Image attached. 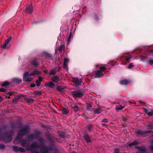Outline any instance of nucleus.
Returning a JSON list of instances; mask_svg holds the SVG:
<instances>
[{"instance_id": "obj_1", "label": "nucleus", "mask_w": 153, "mask_h": 153, "mask_svg": "<svg viewBox=\"0 0 153 153\" xmlns=\"http://www.w3.org/2000/svg\"><path fill=\"white\" fill-rule=\"evenodd\" d=\"M14 134L13 131L10 130L9 132H4L3 134L2 140L6 143L10 142L12 140V136Z\"/></svg>"}, {"instance_id": "obj_2", "label": "nucleus", "mask_w": 153, "mask_h": 153, "mask_svg": "<svg viewBox=\"0 0 153 153\" xmlns=\"http://www.w3.org/2000/svg\"><path fill=\"white\" fill-rule=\"evenodd\" d=\"M84 94V91L82 89L74 90L71 92L72 95L74 98L81 97Z\"/></svg>"}, {"instance_id": "obj_3", "label": "nucleus", "mask_w": 153, "mask_h": 153, "mask_svg": "<svg viewBox=\"0 0 153 153\" xmlns=\"http://www.w3.org/2000/svg\"><path fill=\"white\" fill-rule=\"evenodd\" d=\"M30 130L28 126H26L23 128L20 129L18 133V136L19 137H22L27 134Z\"/></svg>"}, {"instance_id": "obj_4", "label": "nucleus", "mask_w": 153, "mask_h": 153, "mask_svg": "<svg viewBox=\"0 0 153 153\" xmlns=\"http://www.w3.org/2000/svg\"><path fill=\"white\" fill-rule=\"evenodd\" d=\"M29 72L26 71L23 74V81L27 82H30L33 80V78L29 77L28 75Z\"/></svg>"}, {"instance_id": "obj_5", "label": "nucleus", "mask_w": 153, "mask_h": 153, "mask_svg": "<svg viewBox=\"0 0 153 153\" xmlns=\"http://www.w3.org/2000/svg\"><path fill=\"white\" fill-rule=\"evenodd\" d=\"M83 137L84 139L87 143L92 142V140L91 139V136L90 137L87 133V132H84Z\"/></svg>"}, {"instance_id": "obj_6", "label": "nucleus", "mask_w": 153, "mask_h": 153, "mask_svg": "<svg viewBox=\"0 0 153 153\" xmlns=\"http://www.w3.org/2000/svg\"><path fill=\"white\" fill-rule=\"evenodd\" d=\"M55 139L57 140V139L56 138H54L53 137L49 136L48 137V140L49 141V142L51 144V146L52 147V150L53 149V146H54V143L55 142Z\"/></svg>"}, {"instance_id": "obj_7", "label": "nucleus", "mask_w": 153, "mask_h": 153, "mask_svg": "<svg viewBox=\"0 0 153 153\" xmlns=\"http://www.w3.org/2000/svg\"><path fill=\"white\" fill-rule=\"evenodd\" d=\"M72 81L76 84L77 86L80 85L82 82V79H79L78 78L73 77L72 78Z\"/></svg>"}, {"instance_id": "obj_8", "label": "nucleus", "mask_w": 153, "mask_h": 153, "mask_svg": "<svg viewBox=\"0 0 153 153\" xmlns=\"http://www.w3.org/2000/svg\"><path fill=\"white\" fill-rule=\"evenodd\" d=\"M49 150H52L51 146H50L48 148L46 146H43L41 149V152L42 153H49Z\"/></svg>"}, {"instance_id": "obj_9", "label": "nucleus", "mask_w": 153, "mask_h": 153, "mask_svg": "<svg viewBox=\"0 0 153 153\" xmlns=\"http://www.w3.org/2000/svg\"><path fill=\"white\" fill-rule=\"evenodd\" d=\"M45 85V86L48 88L53 89L55 87V84L51 81L46 82Z\"/></svg>"}, {"instance_id": "obj_10", "label": "nucleus", "mask_w": 153, "mask_h": 153, "mask_svg": "<svg viewBox=\"0 0 153 153\" xmlns=\"http://www.w3.org/2000/svg\"><path fill=\"white\" fill-rule=\"evenodd\" d=\"M30 64L34 67H37L39 65L38 60L37 58H35L32 60L30 62Z\"/></svg>"}, {"instance_id": "obj_11", "label": "nucleus", "mask_w": 153, "mask_h": 153, "mask_svg": "<svg viewBox=\"0 0 153 153\" xmlns=\"http://www.w3.org/2000/svg\"><path fill=\"white\" fill-rule=\"evenodd\" d=\"M25 11L27 13H28L29 14H31L32 13L33 11V8L32 4H31L29 6L26 8Z\"/></svg>"}, {"instance_id": "obj_12", "label": "nucleus", "mask_w": 153, "mask_h": 153, "mask_svg": "<svg viewBox=\"0 0 153 153\" xmlns=\"http://www.w3.org/2000/svg\"><path fill=\"white\" fill-rule=\"evenodd\" d=\"M11 37L10 36L9 38L7 39L5 41V43L2 46V47L4 49V48H7L8 47H7V45L9 43V42L10 41L11 39Z\"/></svg>"}, {"instance_id": "obj_13", "label": "nucleus", "mask_w": 153, "mask_h": 153, "mask_svg": "<svg viewBox=\"0 0 153 153\" xmlns=\"http://www.w3.org/2000/svg\"><path fill=\"white\" fill-rule=\"evenodd\" d=\"M104 74L102 73L100 71L98 70L96 71V75L95 77L97 78H99L103 76Z\"/></svg>"}, {"instance_id": "obj_14", "label": "nucleus", "mask_w": 153, "mask_h": 153, "mask_svg": "<svg viewBox=\"0 0 153 153\" xmlns=\"http://www.w3.org/2000/svg\"><path fill=\"white\" fill-rule=\"evenodd\" d=\"M71 108L75 113L77 112L79 109L78 107L75 104L71 105Z\"/></svg>"}, {"instance_id": "obj_15", "label": "nucleus", "mask_w": 153, "mask_h": 153, "mask_svg": "<svg viewBox=\"0 0 153 153\" xmlns=\"http://www.w3.org/2000/svg\"><path fill=\"white\" fill-rule=\"evenodd\" d=\"M66 88L63 85L58 86L56 88L57 90L59 92H62Z\"/></svg>"}, {"instance_id": "obj_16", "label": "nucleus", "mask_w": 153, "mask_h": 153, "mask_svg": "<svg viewBox=\"0 0 153 153\" xmlns=\"http://www.w3.org/2000/svg\"><path fill=\"white\" fill-rule=\"evenodd\" d=\"M42 78L40 76L38 77V79L36 80V83L37 86H39L41 84V82L42 81Z\"/></svg>"}, {"instance_id": "obj_17", "label": "nucleus", "mask_w": 153, "mask_h": 153, "mask_svg": "<svg viewBox=\"0 0 153 153\" xmlns=\"http://www.w3.org/2000/svg\"><path fill=\"white\" fill-rule=\"evenodd\" d=\"M27 141H29L25 139H23L22 141V144L21 145L23 147H26L28 145V142Z\"/></svg>"}, {"instance_id": "obj_18", "label": "nucleus", "mask_w": 153, "mask_h": 153, "mask_svg": "<svg viewBox=\"0 0 153 153\" xmlns=\"http://www.w3.org/2000/svg\"><path fill=\"white\" fill-rule=\"evenodd\" d=\"M11 128H20V124L14 122H12L11 123Z\"/></svg>"}, {"instance_id": "obj_19", "label": "nucleus", "mask_w": 153, "mask_h": 153, "mask_svg": "<svg viewBox=\"0 0 153 153\" xmlns=\"http://www.w3.org/2000/svg\"><path fill=\"white\" fill-rule=\"evenodd\" d=\"M94 128V127L93 125L91 124H89L87 126V130L89 132H91Z\"/></svg>"}, {"instance_id": "obj_20", "label": "nucleus", "mask_w": 153, "mask_h": 153, "mask_svg": "<svg viewBox=\"0 0 153 153\" xmlns=\"http://www.w3.org/2000/svg\"><path fill=\"white\" fill-rule=\"evenodd\" d=\"M136 134L137 136L143 135L145 134V131L138 130L136 131Z\"/></svg>"}, {"instance_id": "obj_21", "label": "nucleus", "mask_w": 153, "mask_h": 153, "mask_svg": "<svg viewBox=\"0 0 153 153\" xmlns=\"http://www.w3.org/2000/svg\"><path fill=\"white\" fill-rule=\"evenodd\" d=\"M128 83V81L126 79H123L122 80L120 81V84L122 85H126Z\"/></svg>"}, {"instance_id": "obj_22", "label": "nucleus", "mask_w": 153, "mask_h": 153, "mask_svg": "<svg viewBox=\"0 0 153 153\" xmlns=\"http://www.w3.org/2000/svg\"><path fill=\"white\" fill-rule=\"evenodd\" d=\"M123 105H118L116 106V109L117 110L119 111L121 110L123 108L125 107V105L123 104Z\"/></svg>"}, {"instance_id": "obj_23", "label": "nucleus", "mask_w": 153, "mask_h": 153, "mask_svg": "<svg viewBox=\"0 0 153 153\" xmlns=\"http://www.w3.org/2000/svg\"><path fill=\"white\" fill-rule=\"evenodd\" d=\"M51 80L53 82H57L59 80V79L58 77L57 76H54L52 77Z\"/></svg>"}, {"instance_id": "obj_24", "label": "nucleus", "mask_w": 153, "mask_h": 153, "mask_svg": "<svg viewBox=\"0 0 153 153\" xmlns=\"http://www.w3.org/2000/svg\"><path fill=\"white\" fill-rule=\"evenodd\" d=\"M12 81L14 82L19 83L22 82V80L21 79H19L18 78H14L13 79Z\"/></svg>"}, {"instance_id": "obj_25", "label": "nucleus", "mask_w": 153, "mask_h": 153, "mask_svg": "<svg viewBox=\"0 0 153 153\" xmlns=\"http://www.w3.org/2000/svg\"><path fill=\"white\" fill-rule=\"evenodd\" d=\"M62 113L65 115H66L69 112V111L67 108H63L61 110Z\"/></svg>"}, {"instance_id": "obj_26", "label": "nucleus", "mask_w": 153, "mask_h": 153, "mask_svg": "<svg viewBox=\"0 0 153 153\" xmlns=\"http://www.w3.org/2000/svg\"><path fill=\"white\" fill-rule=\"evenodd\" d=\"M32 94L35 95L36 96H40L42 94V92L40 91H34Z\"/></svg>"}, {"instance_id": "obj_27", "label": "nucleus", "mask_w": 153, "mask_h": 153, "mask_svg": "<svg viewBox=\"0 0 153 153\" xmlns=\"http://www.w3.org/2000/svg\"><path fill=\"white\" fill-rule=\"evenodd\" d=\"M33 74L34 75H39L41 74V72L36 69H35L33 71H32Z\"/></svg>"}, {"instance_id": "obj_28", "label": "nucleus", "mask_w": 153, "mask_h": 153, "mask_svg": "<svg viewBox=\"0 0 153 153\" xmlns=\"http://www.w3.org/2000/svg\"><path fill=\"white\" fill-rule=\"evenodd\" d=\"M102 111L101 109L100 108H98L94 110L93 112L95 114H99Z\"/></svg>"}, {"instance_id": "obj_29", "label": "nucleus", "mask_w": 153, "mask_h": 153, "mask_svg": "<svg viewBox=\"0 0 153 153\" xmlns=\"http://www.w3.org/2000/svg\"><path fill=\"white\" fill-rule=\"evenodd\" d=\"M138 143H139L137 141L135 140L134 141V142L133 143H129L128 145L129 147H131L133 146H135L137 145Z\"/></svg>"}, {"instance_id": "obj_30", "label": "nucleus", "mask_w": 153, "mask_h": 153, "mask_svg": "<svg viewBox=\"0 0 153 153\" xmlns=\"http://www.w3.org/2000/svg\"><path fill=\"white\" fill-rule=\"evenodd\" d=\"M140 60L144 62L145 63H148V59L147 57H142L140 58Z\"/></svg>"}, {"instance_id": "obj_31", "label": "nucleus", "mask_w": 153, "mask_h": 153, "mask_svg": "<svg viewBox=\"0 0 153 153\" xmlns=\"http://www.w3.org/2000/svg\"><path fill=\"white\" fill-rule=\"evenodd\" d=\"M34 134L35 138H38L41 134V132L40 131H38Z\"/></svg>"}, {"instance_id": "obj_32", "label": "nucleus", "mask_w": 153, "mask_h": 153, "mask_svg": "<svg viewBox=\"0 0 153 153\" xmlns=\"http://www.w3.org/2000/svg\"><path fill=\"white\" fill-rule=\"evenodd\" d=\"M10 85V83L9 82L7 81H5L3 83L1 84V87H5L6 86H7L9 85Z\"/></svg>"}, {"instance_id": "obj_33", "label": "nucleus", "mask_w": 153, "mask_h": 153, "mask_svg": "<svg viewBox=\"0 0 153 153\" xmlns=\"http://www.w3.org/2000/svg\"><path fill=\"white\" fill-rule=\"evenodd\" d=\"M55 72L59 71L61 69V67L59 66V65H58V67H56L53 68Z\"/></svg>"}, {"instance_id": "obj_34", "label": "nucleus", "mask_w": 153, "mask_h": 153, "mask_svg": "<svg viewBox=\"0 0 153 153\" xmlns=\"http://www.w3.org/2000/svg\"><path fill=\"white\" fill-rule=\"evenodd\" d=\"M64 45H61L59 46V47H57V50H59L60 52H61L63 49L64 48Z\"/></svg>"}, {"instance_id": "obj_35", "label": "nucleus", "mask_w": 153, "mask_h": 153, "mask_svg": "<svg viewBox=\"0 0 153 153\" xmlns=\"http://www.w3.org/2000/svg\"><path fill=\"white\" fill-rule=\"evenodd\" d=\"M12 148H13V149L14 152H18V150H19V148L18 147L16 146H12Z\"/></svg>"}, {"instance_id": "obj_36", "label": "nucleus", "mask_w": 153, "mask_h": 153, "mask_svg": "<svg viewBox=\"0 0 153 153\" xmlns=\"http://www.w3.org/2000/svg\"><path fill=\"white\" fill-rule=\"evenodd\" d=\"M35 138L34 135V134H31L30 136L27 137V140H30L34 139Z\"/></svg>"}, {"instance_id": "obj_37", "label": "nucleus", "mask_w": 153, "mask_h": 153, "mask_svg": "<svg viewBox=\"0 0 153 153\" xmlns=\"http://www.w3.org/2000/svg\"><path fill=\"white\" fill-rule=\"evenodd\" d=\"M39 140L42 145H44L45 143V141L41 137L39 138Z\"/></svg>"}, {"instance_id": "obj_38", "label": "nucleus", "mask_w": 153, "mask_h": 153, "mask_svg": "<svg viewBox=\"0 0 153 153\" xmlns=\"http://www.w3.org/2000/svg\"><path fill=\"white\" fill-rule=\"evenodd\" d=\"M131 58L130 56H126L125 57V60L126 63H128L129 62L130 59Z\"/></svg>"}, {"instance_id": "obj_39", "label": "nucleus", "mask_w": 153, "mask_h": 153, "mask_svg": "<svg viewBox=\"0 0 153 153\" xmlns=\"http://www.w3.org/2000/svg\"><path fill=\"white\" fill-rule=\"evenodd\" d=\"M46 56L47 58H49L50 59L52 60L53 59V56L50 54L46 53H45Z\"/></svg>"}, {"instance_id": "obj_40", "label": "nucleus", "mask_w": 153, "mask_h": 153, "mask_svg": "<svg viewBox=\"0 0 153 153\" xmlns=\"http://www.w3.org/2000/svg\"><path fill=\"white\" fill-rule=\"evenodd\" d=\"M56 74V72H55V71H54L53 68L50 70V72L49 73L50 75H55Z\"/></svg>"}, {"instance_id": "obj_41", "label": "nucleus", "mask_w": 153, "mask_h": 153, "mask_svg": "<svg viewBox=\"0 0 153 153\" xmlns=\"http://www.w3.org/2000/svg\"><path fill=\"white\" fill-rule=\"evenodd\" d=\"M147 127L149 128V129H152L153 128V124L150 123L147 125Z\"/></svg>"}, {"instance_id": "obj_42", "label": "nucleus", "mask_w": 153, "mask_h": 153, "mask_svg": "<svg viewBox=\"0 0 153 153\" xmlns=\"http://www.w3.org/2000/svg\"><path fill=\"white\" fill-rule=\"evenodd\" d=\"M149 116H152L153 115V110H151L149 111L147 114Z\"/></svg>"}, {"instance_id": "obj_43", "label": "nucleus", "mask_w": 153, "mask_h": 153, "mask_svg": "<svg viewBox=\"0 0 153 153\" xmlns=\"http://www.w3.org/2000/svg\"><path fill=\"white\" fill-rule=\"evenodd\" d=\"M94 19L97 21H98L99 20L98 16L97 14L95 13H94Z\"/></svg>"}, {"instance_id": "obj_44", "label": "nucleus", "mask_w": 153, "mask_h": 153, "mask_svg": "<svg viewBox=\"0 0 153 153\" xmlns=\"http://www.w3.org/2000/svg\"><path fill=\"white\" fill-rule=\"evenodd\" d=\"M139 151L142 152H145V147L143 148L142 147H140L139 148Z\"/></svg>"}, {"instance_id": "obj_45", "label": "nucleus", "mask_w": 153, "mask_h": 153, "mask_svg": "<svg viewBox=\"0 0 153 153\" xmlns=\"http://www.w3.org/2000/svg\"><path fill=\"white\" fill-rule=\"evenodd\" d=\"M25 152V150L22 147L19 148L18 152Z\"/></svg>"}, {"instance_id": "obj_46", "label": "nucleus", "mask_w": 153, "mask_h": 153, "mask_svg": "<svg viewBox=\"0 0 153 153\" xmlns=\"http://www.w3.org/2000/svg\"><path fill=\"white\" fill-rule=\"evenodd\" d=\"M24 96L23 95L20 94L15 97L16 98L18 101H19V99H20L22 97Z\"/></svg>"}, {"instance_id": "obj_47", "label": "nucleus", "mask_w": 153, "mask_h": 153, "mask_svg": "<svg viewBox=\"0 0 153 153\" xmlns=\"http://www.w3.org/2000/svg\"><path fill=\"white\" fill-rule=\"evenodd\" d=\"M59 136L61 137L65 138L66 137V135L64 133H62L59 134Z\"/></svg>"}, {"instance_id": "obj_48", "label": "nucleus", "mask_w": 153, "mask_h": 153, "mask_svg": "<svg viewBox=\"0 0 153 153\" xmlns=\"http://www.w3.org/2000/svg\"><path fill=\"white\" fill-rule=\"evenodd\" d=\"M5 148V145L2 143L0 144V149H4Z\"/></svg>"}, {"instance_id": "obj_49", "label": "nucleus", "mask_w": 153, "mask_h": 153, "mask_svg": "<svg viewBox=\"0 0 153 153\" xmlns=\"http://www.w3.org/2000/svg\"><path fill=\"white\" fill-rule=\"evenodd\" d=\"M72 37V33L70 32V34L69 36L68 37V40H67V42H69L70 41V39Z\"/></svg>"}, {"instance_id": "obj_50", "label": "nucleus", "mask_w": 153, "mask_h": 153, "mask_svg": "<svg viewBox=\"0 0 153 153\" xmlns=\"http://www.w3.org/2000/svg\"><path fill=\"white\" fill-rule=\"evenodd\" d=\"M26 101L29 103L33 102L34 101V100L32 98H29L27 99Z\"/></svg>"}, {"instance_id": "obj_51", "label": "nucleus", "mask_w": 153, "mask_h": 153, "mask_svg": "<svg viewBox=\"0 0 153 153\" xmlns=\"http://www.w3.org/2000/svg\"><path fill=\"white\" fill-rule=\"evenodd\" d=\"M0 91L1 92H6L7 91V89L3 88H0Z\"/></svg>"}, {"instance_id": "obj_52", "label": "nucleus", "mask_w": 153, "mask_h": 153, "mask_svg": "<svg viewBox=\"0 0 153 153\" xmlns=\"http://www.w3.org/2000/svg\"><path fill=\"white\" fill-rule=\"evenodd\" d=\"M148 63H149V65H153V60H148Z\"/></svg>"}, {"instance_id": "obj_53", "label": "nucleus", "mask_w": 153, "mask_h": 153, "mask_svg": "<svg viewBox=\"0 0 153 153\" xmlns=\"http://www.w3.org/2000/svg\"><path fill=\"white\" fill-rule=\"evenodd\" d=\"M108 120L107 119H104L101 121V122L104 123H108Z\"/></svg>"}, {"instance_id": "obj_54", "label": "nucleus", "mask_w": 153, "mask_h": 153, "mask_svg": "<svg viewBox=\"0 0 153 153\" xmlns=\"http://www.w3.org/2000/svg\"><path fill=\"white\" fill-rule=\"evenodd\" d=\"M66 59H65L64 61V63L63 64V67L64 68H67V65L66 64Z\"/></svg>"}, {"instance_id": "obj_55", "label": "nucleus", "mask_w": 153, "mask_h": 153, "mask_svg": "<svg viewBox=\"0 0 153 153\" xmlns=\"http://www.w3.org/2000/svg\"><path fill=\"white\" fill-rule=\"evenodd\" d=\"M119 149L117 148H116L114 149V153H119Z\"/></svg>"}, {"instance_id": "obj_56", "label": "nucleus", "mask_w": 153, "mask_h": 153, "mask_svg": "<svg viewBox=\"0 0 153 153\" xmlns=\"http://www.w3.org/2000/svg\"><path fill=\"white\" fill-rule=\"evenodd\" d=\"M14 92L13 91H10V92H7L6 94L7 95H9V96H11V95H12L13 94H14Z\"/></svg>"}, {"instance_id": "obj_57", "label": "nucleus", "mask_w": 153, "mask_h": 153, "mask_svg": "<svg viewBox=\"0 0 153 153\" xmlns=\"http://www.w3.org/2000/svg\"><path fill=\"white\" fill-rule=\"evenodd\" d=\"M18 100L16 98H14L12 101V102L13 103H16V102H18Z\"/></svg>"}, {"instance_id": "obj_58", "label": "nucleus", "mask_w": 153, "mask_h": 153, "mask_svg": "<svg viewBox=\"0 0 153 153\" xmlns=\"http://www.w3.org/2000/svg\"><path fill=\"white\" fill-rule=\"evenodd\" d=\"M100 71H103L106 69V68L105 66H102L100 67Z\"/></svg>"}, {"instance_id": "obj_59", "label": "nucleus", "mask_w": 153, "mask_h": 153, "mask_svg": "<svg viewBox=\"0 0 153 153\" xmlns=\"http://www.w3.org/2000/svg\"><path fill=\"white\" fill-rule=\"evenodd\" d=\"M153 133V131L152 130H149L147 131H145V134L148 133Z\"/></svg>"}, {"instance_id": "obj_60", "label": "nucleus", "mask_w": 153, "mask_h": 153, "mask_svg": "<svg viewBox=\"0 0 153 153\" xmlns=\"http://www.w3.org/2000/svg\"><path fill=\"white\" fill-rule=\"evenodd\" d=\"M133 66H134L133 65V64L131 63L129 65L128 67V68H131L133 67Z\"/></svg>"}, {"instance_id": "obj_61", "label": "nucleus", "mask_w": 153, "mask_h": 153, "mask_svg": "<svg viewBox=\"0 0 153 153\" xmlns=\"http://www.w3.org/2000/svg\"><path fill=\"white\" fill-rule=\"evenodd\" d=\"M87 107L89 109L92 107V106L90 104L88 103L87 104Z\"/></svg>"}, {"instance_id": "obj_62", "label": "nucleus", "mask_w": 153, "mask_h": 153, "mask_svg": "<svg viewBox=\"0 0 153 153\" xmlns=\"http://www.w3.org/2000/svg\"><path fill=\"white\" fill-rule=\"evenodd\" d=\"M28 75L29 76H34L33 71L31 72L30 73H29V72Z\"/></svg>"}, {"instance_id": "obj_63", "label": "nucleus", "mask_w": 153, "mask_h": 153, "mask_svg": "<svg viewBox=\"0 0 153 153\" xmlns=\"http://www.w3.org/2000/svg\"><path fill=\"white\" fill-rule=\"evenodd\" d=\"M144 112L147 114L149 112L148 110L146 108L144 109Z\"/></svg>"}, {"instance_id": "obj_64", "label": "nucleus", "mask_w": 153, "mask_h": 153, "mask_svg": "<svg viewBox=\"0 0 153 153\" xmlns=\"http://www.w3.org/2000/svg\"><path fill=\"white\" fill-rule=\"evenodd\" d=\"M148 52L150 53H152V54H153V49L151 50L148 51Z\"/></svg>"}]
</instances>
